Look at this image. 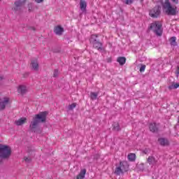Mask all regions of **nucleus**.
<instances>
[{
	"label": "nucleus",
	"mask_w": 179,
	"mask_h": 179,
	"mask_svg": "<svg viewBox=\"0 0 179 179\" xmlns=\"http://www.w3.org/2000/svg\"><path fill=\"white\" fill-rule=\"evenodd\" d=\"M45 120H47V112H41L36 115L29 125L31 132H37L40 129L39 124L45 122Z\"/></svg>",
	"instance_id": "1"
},
{
	"label": "nucleus",
	"mask_w": 179,
	"mask_h": 179,
	"mask_svg": "<svg viewBox=\"0 0 179 179\" xmlns=\"http://www.w3.org/2000/svg\"><path fill=\"white\" fill-rule=\"evenodd\" d=\"M163 12L166 13L168 16H176L177 15V8L173 7L170 0H165L162 3Z\"/></svg>",
	"instance_id": "2"
},
{
	"label": "nucleus",
	"mask_w": 179,
	"mask_h": 179,
	"mask_svg": "<svg viewBox=\"0 0 179 179\" xmlns=\"http://www.w3.org/2000/svg\"><path fill=\"white\" fill-rule=\"evenodd\" d=\"M54 33H55L57 36H62V33H64V28L61 27V25H58L55 27Z\"/></svg>",
	"instance_id": "9"
},
{
	"label": "nucleus",
	"mask_w": 179,
	"mask_h": 179,
	"mask_svg": "<svg viewBox=\"0 0 179 179\" xmlns=\"http://www.w3.org/2000/svg\"><path fill=\"white\" fill-rule=\"evenodd\" d=\"M174 5H178V0H171Z\"/></svg>",
	"instance_id": "33"
},
{
	"label": "nucleus",
	"mask_w": 179,
	"mask_h": 179,
	"mask_svg": "<svg viewBox=\"0 0 179 179\" xmlns=\"http://www.w3.org/2000/svg\"><path fill=\"white\" fill-rule=\"evenodd\" d=\"M99 36L97 34L91 35V38L90 39V43H92L93 48L98 50V51H103V43L101 42L97 41V38Z\"/></svg>",
	"instance_id": "5"
},
{
	"label": "nucleus",
	"mask_w": 179,
	"mask_h": 179,
	"mask_svg": "<svg viewBox=\"0 0 179 179\" xmlns=\"http://www.w3.org/2000/svg\"><path fill=\"white\" fill-rule=\"evenodd\" d=\"M145 69H146V65L142 64L140 68V72H145Z\"/></svg>",
	"instance_id": "29"
},
{
	"label": "nucleus",
	"mask_w": 179,
	"mask_h": 179,
	"mask_svg": "<svg viewBox=\"0 0 179 179\" xmlns=\"http://www.w3.org/2000/svg\"><path fill=\"white\" fill-rule=\"evenodd\" d=\"M25 0H24V2Z\"/></svg>",
	"instance_id": "45"
},
{
	"label": "nucleus",
	"mask_w": 179,
	"mask_h": 179,
	"mask_svg": "<svg viewBox=\"0 0 179 179\" xmlns=\"http://www.w3.org/2000/svg\"><path fill=\"white\" fill-rule=\"evenodd\" d=\"M17 92L20 94H23V85H20L19 87L17 88Z\"/></svg>",
	"instance_id": "26"
},
{
	"label": "nucleus",
	"mask_w": 179,
	"mask_h": 179,
	"mask_svg": "<svg viewBox=\"0 0 179 179\" xmlns=\"http://www.w3.org/2000/svg\"><path fill=\"white\" fill-rule=\"evenodd\" d=\"M87 8V3L85 0H80V9L82 12H85Z\"/></svg>",
	"instance_id": "13"
},
{
	"label": "nucleus",
	"mask_w": 179,
	"mask_h": 179,
	"mask_svg": "<svg viewBox=\"0 0 179 179\" xmlns=\"http://www.w3.org/2000/svg\"><path fill=\"white\" fill-rule=\"evenodd\" d=\"M85 176H86V169H82L80 173L77 176L76 179H83L85 178Z\"/></svg>",
	"instance_id": "16"
},
{
	"label": "nucleus",
	"mask_w": 179,
	"mask_h": 179,
	"mask_svg": "<svg viewBox=\"0 0 179 179\" xmlns=\"http://www.w3.org/2000/svg\"><path fill=\"white\" fill-rule=\"evenodd\" d=\"M29 12H30V8H29Z\"/></svg>",
	"instance_id": "44"
},
{
	"label": "nucleus",
	"mask_w": 179,
	"mask_h": 179,
	"mask_svg": "<svg viewBox=\"0 0 179 179\" xmlns=\"http://www.w3.org/2000/svg\"><path fill=\"white\" fill-rule=\"evenodd\" d=\"M11 155L12 148H10V147L8 145L0 144V157L1 159H9Z\"/></svg>",
	"instance_id": "4"
},
{
	"label": "nucleus",
	"mask_w": 179,
	"mask_h": 179,
	"mask_svg": "<svg viewBox=\"0 0 179 179\" xmlns=\"http://www.w3.org/2000/svg\"><path fill=\"white\" fill-rule=\"evenodd\" d=\"M69 110H73L76 107V103H73L71 105H69Z\"/></svg>",
	"instance_id": "31"
},
{
	"label": "nucleus",
	"mask_w": 179,
	"mask_h": 179,
	"mask_svg": "<svg viewBox=\"0 0 179 179\" xmlns=\"http://www.w3.org/2000/svg\"><path fill=\"white\" fill-rule=\"evenodd\" d=\"M115 174H116V176H121V174H124V171L118 166L115 170Z\"/></svg>",
	"instance_id": "19"
},
{
	"label": "nucleus",
	"mask_w": 179,
	"mask_h": 179,
	"mask_svg": "<svg viewBox=\"0 0 179 179\" xmlns=\"http://www.w3.org/2000/svg\"><path fill=\"white\" fill-rule=\"evenodd\" d=\"M117 62L120 64V65H125V62H127V58L124 57H120L117 59Z\"/></svg>",
	"instance_id": "17"
},
{
	"label": "nucleus",
	"mask_w": 179,
	"mask_h": 179,
	"mask_svg": "<svg viewBox=\"0 0 179 179\" xmlns=\"http://www.w3.org/2000/svg\"><path fill=\"white\" fill-rule=\"evenodd\" d=\"M148 29L149 30H152L156 36H160L163 34V25L159 21L151 23Z\"/></svg>",
	"instance_id": "3"
},
{
	"label": "nucleus",
	"mask_w": 179,
	"mask_h": 179,
	"mask_svg": "<svg viewBox=\"0 0 179 179\" xmlns=\"http://www.w3.org/2000/svg\"><path fill=\"white\" fill-rule=\"evenodd\" d=\"M12 10L17 13H20L23 10V0H16L14 2V6Z\"/></svg>",
	"instance_id": "6"
},
{
	"label": "nucleus",
	"mask_w": 179,
	"mask_h": 179,
	"mask_svg": "<svg viewBox=\"0 0 179 179\" xmlns=\"http://www.w3.org/2000/svg\"><path fill=\"white\" fill-rule=\"evenodd\" d=\"M108 62H111V59L110 58L108 59Z\"/></svg>",
	"instance_id": "41"
},
{
	"label": "nucleus",
	"mask_w": 179,
	"mask_h": 179,
	"mask_svg": "<svg viewBox=\"0 0 179 179\" xmlns=\"http://www.w3.org/2000/svg\"><path fill=\"white\" fill-rule=\"evenodd\" d=\"M176 40H177V38L176 36L171 37V38L169 39L171 45L176 47V45H177Z\"/></svg>",
	"instance_id": "20"
},
{
	"label": "nucleus",
	"mask_w": 179,
	"mask_h": 179,
	"mask_svg": "<svg viewBox=\"0 0 179 179\" xmlns=\"http://www.w3.org/2000/svg\"><path fill=\"white\" fill-rule=\"evenodd\" d=\"M147 162L150 166H155L157 163V160L154 156H149Z\"/></svg>",
	"instance_id": "10"
},
{
	"label": "nucleus",
	"mask_w": 179,
	"mask_h": 179,
	"mask_svg": "<svg viewBox=\"0 0 179 179\" xmlns=\"http://www.w3.org/2000/svg\"><path fill=\"white\" fill-rule=\"evenodd\" d=\"M112 127H113V131H115L116 132L121 131V127H120V124H118V122H114L112 124Z\"/></svg>",
	"instance_id": "18"
},
{
	"label": "nucleus",
	"mask_w": 179,
	"mask_h": 179,
	"mask_svg": "<svg viewBox=\"0 0 179 179\" xmlns=\"http://www.w3.org/2000/svg\"><path fill=\"white\" fill-rule=\"evenodd\" d=\"M98 96H99V92H91L90 93L91 100H96L97 99Z\"/></svg>",
	"instance_id": "23"
},
{
	"label": "nucleus",
	"mask_w": 179,
	"mask_h": 179,
	"mask_svg": "<svg viewBox=\"0 0 179 179\" xmlns=\"http://www.w3.org/2000/svg\"><path fill=\"white\" fill-rule=\"evenodd\" d=\"M8 103H9V98H4L3 101H0V110H5Z\"/></svg>",
	"instance_id": "12"
},
{
	"label": "nucleus",
	"mask_w": 179,
	"mask_h": 179,
	"mask_svg": "<svg viewBox=\"0 0 179 179\" xmlns=\"http://www.w3.org/2000/svg\"><path fill=\"white\" fill-rule=\"evenodd\" d=\"M23 122H24V123L26 122V117H24V118H23Z\"/></svg>",
	"instance_id": "40"
},
{
	"label": "nucleus",
	"mask_w": 179,
	"mask_h": 179,
	"mask_svg": "<svg viewBox=\"0 0 179 179\" xmlns=\"http://www.w3.org/2000/svg\"><path fill=\"white\" fill-rule=\"evenodd\" d=\"M2 160H3V158L0 157V164L2 163Z\"/></svg>",
	"instance_id": "36"
},
{
	"label": "nucleus",
	"mask_w": 179,
	"mask_h": 179,
	"mask_svg": "<svg viewBox=\"0 0 179 179\" xmlns=\"http://www.w3.org/2000/svg\"><path fill=\"white\" fill-rule=\"evenodd\" d=\"M149 129L150 132L157 134L159 132V124H156V122H151L149 124Z\"/></svg>",
	"instance_id": "8"
},
{
	"label": "nucleus",
	"mask_w": 179,
	"mask_h": 179,
	"mask_svg": "<svg viewBox=\"0 0 179 179\" xmlns=\"http://www.w3.org/2000/svg\"><path fill=\"white\" fill-rule=\"evenodd\" d=\"M59 74V72L58 71V69H55L53 73V77L57 78Z\"/></svg>",
	"instance_id": "28"
},
{
	"label": "nucleus",
	"mask_w": 179,
	"mask_h": 179,
	"mask_svg": "<svg viewBox=\"0 0 179 179\" xmlns=\"http://www.w3.org/2000/svg\"><path fill=\"white\" fill-rule=\"evenodd\" d=\"M158 142L161 146H168L169 145V140L167 138H160L158 139Z\"/></svg>",
	"instance_id": "14"
},
{
	"label": "nucleus",
	"mask_w": 179,
	"mask_h": 179,
	"mask_svg": "<svg viewBox=\"0 0 179 179\" xmlns=\"http://www.w3.org/2000/svg\"><path fill=\"white\" fill-rule=\"evenodd\" d=\"M143 152L145 154V155H149V153H150V149L149 148H145Z\"/></svg>",
	"instance_id": "32"
},
{
	"label": "nucleus",
	"mask_w": 179,
	"mask_h": 179,
	"mask_svg": "<svg viewBox=\"0 0 179 179\" xmlns=\"http://www.w3.org/2000/svg\"><path fill=\"white\" fill-rule=\"evenodd\" d=\"M27 92H29V87H26V85H23V94H25Z\"/></svg>",
	"instance_id": "30"
},
{
	"label": "nucleus",
	"mask_w": 179,
	"mask_h": 179,
	"mask_svg": "<svg viewBox=\"0 0 179 179\" xmlns=\"http://www.w3.org/2000/svg\"><path fill=\"white\" fill-rule=\"evenodd\" d=\"M162 7L160 6H156L152 9L150 10V16L151 17H159L160 16V13H162Z\"/></svg>",
	"instance_id": "7"
},
{
	"label": "nucleus",
	"mask_w": 179,
	"mask_h": 179,
	"mask_svg": "<svg viewBox=\"0 0 179 179\" xmlns=\"http://www.w3.org/2000/svg\"><path fill=\"white\" fill-rule=\"evenodd\" d=\"M32 30H36V29L34 27H32Z\"/></svg>",
	"instance_id": "43"
},
{
	"label": "nucleus",
	"mask_w": 179,
	"mask_h": 179,
	"mask_svg": "<svg viewBox=\"0 0 179 179\" xmlns=\"http://www.w3.org/2000/svg\"><path fill=\"white\" fill-rule=\"evenodd\" d=\"M178 87H179V83H176V84L173 83L172 85L168 87V89L169 90H173L174 89H178Z\"/></svg>",
	"instance_id": "22"
},
{
	"label": "nucleus",
	"mask_w": 179,
	"mask_h": 179,
	"mask_svg": "<svg viewBox=\"0 0 179 179\" xmlns=\"http://www.w3.org/2000/svg\"><path fill=\"white\" fill-rule=\"evenodd\" d=\"M177 73L179 75V66H178Z\"/></svg>",
	"instance_id": "38"
},
{
	"label": "nucleus",
	"mask_w": 179,
	"mask_h": 179,
	"mask_svg": "<svg viewBox=\"0 0 179 179\" xmlns=\"http://www.w3.org/2000/svg\"><path fill=\"white\" fill-rule=\"evenodd\" d=\"M16 125H23V117H21L19 120L15 121Z\"/></svg>",
	"instance_id": "24"
},
{
	"label": "nucleus",
	"mask_w": 179,
	"mask_h": 179,
	"mask_svg": "<svg viewBox=\"0 0 179 179\" xmlns=\"http://www.w3.org/2000/svg\"><path fill=\"white\" fill-rule=\"evenodd\" d=\"M128 159L129 162H135V159H136V155L134 153H130L128 155Z\"/></svg>",
	"instance_id": "21"
},
{
	"label": "nucleus",
	"mask_w": 179,
	"mask_h": 179,
	"mask_svg": "<svg viewBox=\"0 0 179 179\" xmlns=\"http://www.w3.org/2000/svg\"><path fill=\"white\" fill-rule=\"evenodd\" d=\"M134 2V0H123V3H125L126 5H131Z\"/></svg>",
	"instance_id": "25"
},
{
	"label": "nucleus",
	"mask_w": 179,
	"mask_h": 179,
	"mask_svg": "<svg viewBox=\"0 0 179 179\" xmlns=\"http://www.w3.org/2000/svg\"><path fill=\"white\" fill-rule=\"evenodd\" d=\"M24 160L25 163H31V157H24Z\"/></svg>",
	"instance_id": "27"
},
{
	"label": "nucleus",
	"mask_w": 179,
	"mask_h": 179,
	"mask_svg": "<svg viewBox=\"0 0 179 179\" xmlns=\"http://www.w3.org/2000/svg\"><path fill=\"white\" fill-rule=\"evenodd\" d=\"M31 65L33 70L38 71V62H37V60L31 61Z\"/></svg>",
	"instance_id": "15"
},
{
	"label": "nucleus",
	"mask_w": 179,
	"mask_h": 179,
	"mask_svg": "<svg viewBox=\"0 0 179 179\" xmlns=\"http://www.w3.org/2000/svg\"><path fill=\"white\" fill-rule=\"evenodd\" d=\"M3 76H0V80H3Z\"/></svg>",
	"instance_id": "39"
},
{
	"label": "nucleus",
	"mask_w": 179,
	"mask_h": 179,
	"mask_svg": "<svg viewBox=\"0 0 179 179\" xmlns=\"http://www.w3.org/2000/svg\"><path fill=\"white\" fill-rule=\"evenodd\" d=\"M119 166L122 169V171H127L128 170V167L129 166L128 165V162L126 161H120Z\"/></svg>",
	"instance_id": "11"
},
{
	"label": "nucleus",
	"mask_w": 179,
	"mask_h": 179,
	"mask_svg": "<svg viewBox=\"0 0 179 179\" xmlns=\"http://www.w3.org/2000/svg\"><path fill=\"white\" fill-rule=\"evenodd\" d=\"M35 2H36V3H41L44 2V0H35Z\"/></svg>",
	"instance_id": "34"
},
{
	"label": "nucleus",
	"mask_w": 179,
	"mask_h": 179,
	"mask_svg": "<svg viewBox=\"0 0 179 179\" xmlns=\"http://www.w3.org/2000/svg\"><path fill=\"white\" fill-rule=\"evenodd\" d=\"M29 73H25L24 74V78H27V76H29Z\"/></svg>",
	"instance_id": "35"
},
{
	"label": "nucleus",
	"mask_w": 179,
	"mask_h": 179,
	"mask_svg": "<svg viewBox=\"0 0 179 179\" xmlns=\"http://www.w3.org/2000/svg\"><path fill=\"white\" fill-rule=\"evenodd\" d=\"M31 150V148H29V149L27 150L28 153H30Z\"/></svg>",
	"instance_id": "37"
},
{
	"label": "nucleus",
	"mask_w": 179,
	"mask_h": 179,
	"mask_svg": "<svg viewBox=\"0 0 179 179\" xmlns=\"http://www.w3.org/2000/svg\"><path fill=\"white\" fill-rule=\"evenodd\" d=\"M178 124L179 125V116H178Z\"/></svg>",
	"instance_id": "42"
}]
</instances>
